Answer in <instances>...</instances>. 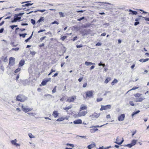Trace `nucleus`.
<instances>
[{
	"label": "nucleus",
	"mask_w": 149,
	"mask_h": 149,
	"mask_svg": "<svg viewBox=\"0 0 149 149\" xmlns=\"http://www.w3.org/2000/svg\"><path fill=\"white\" fill-rule=\"evenodd\" d=\"M95 146V143H93V144H91L87 146V148L88 149H91L92 148H94Z\"/></svg>",
	"instance_id": "nucleus-14"
},
{
	"label": "nucleus",
	"mask_w": 149,
	"mask_h": 149,
	"mask_svg": "<svg viewBox=\"0 0 149 149\" xmlns=\"http://www.w3.org/2000/svg\"><path fill=\"white\" fill-rule=\"evenodd\" d=\"M19 49V48L17 47V48H13L12 49V50H15L16 51H17Z\"/></svg>",
	"instance_id": "nucleus-54"
},
{
	"label": "nucleus",
	"mask_w": 149,
	"mask_h": 149,
	"mask_svg": "<svg viewBox=\"0 0 149 149\" xmlns=\"http://www.w3.org/2000/svg\"><path fill=\"white\" fill-rule=\"evenodd\" d=\"M44 80L46 81V82L47 83L49 81H50L51 80V78H48L47 79H44Z\"/></svg>",
	"instance_id": "nucleus-42"
},
{
	"label": "nucleus",
	"mask_w": 149,
	"mask_h": 149,
	"mask_svg": "<svg viewBox=\"0 0 149 149\" xmlns=\"http://www.w3.org/2000/svg\"><path fill=\"white\" fill-rule=\"evenodd\" d=\"M129 103L130 104V105L132 106H134V104L133 103V101H130Z\"/></svg>",
	"instance_id": "nucleus-51"
},
{
	"label": "nucleus",
	"mask_w": 149,
	"mask_h": 149,
	"mask_svg": "<svg viewBox=\"0 0 149 149\" xmlns=\"http://www.w3.org/2000/svg\"><path fill=\"white\" fill-rule=\"evenodd\" d=\"M111 108V105H107L106 106L102 105L100 110H105L107 109H110Z\"/></svg>",
	"instance_id": "nucleus-5"
},
{
	"label": "nucleus",
	"mask_w": 149,
	"mask_h": 149,
	"mask_svg": "<svg viewBox=\"0 0 149 149\" xmlns=\"http://www.w3.org/2000/svg\"><path fill=\"white\" fill-rule=\"evenodd\" d=\"M144 19L146 21H149V17H143Z\"/></svg>",
	"instance_id": "nucleus-59"
},
{
	"label": "nucleus",
	"mask_w": 149,
	"mask_h": 149,
	"mask_svg": "<svg viewBox=\"0 0 149 149\" xmlns=\"http://www.w3.org/2000/svg\"><path fill=\"white\" fill-rule=\"evenodd\" d=\"M77 136L78 137H81V138H86V136H84L77 135Z\"/></svg>",
	"instance_id": "nucleus-52"
},
{
	"label": "nucleus",
	"mask_w": 149,
	"mask_h": 149,
	"mask_svg": "<svg viewBox=\"0 0 149 149\" xmlns=\"http://www.w3.org/2000/svg\"><path fill=\"white\" fill-rule=\"evenodd\" d=\"M29 137L31 138H34L35 137V136L33 135L31 133H29Z\"/></svg>",
	"instance_id": "nucleus-41"
},
{
	"label": "nucleus",
	"mask_w": 149,
	"mask_h": 149,
	"mask_svg": "<svg viewBox=\"0 0 149 149\" xmlns=\"http://www.w3.org/2000/svg\"><path fill=\"white\" fill-rule=\"evenodd\" d=\"M52 24H58V23L56 21H54V22L52 23Z\"/></svg>",
	"instance_id": "nucleus-57"
},
{
	"label": "nucleus",
	"mask_w": 149,
	"mask_h": 149,
	"mask_svg": "<svg viewBox=\"0 0 149 149\" xmlns=\"http://www.w3.org/2000/svg\"><path fill=\"white\" fill-rule=\"evenodd\" d=\"M110 80V78H107L104 81V83L106 84H107L108 83L109 81Z\"/></svg>",
	"instance_id": "nucleus-35"
},
{
	"label": "nucleus",
	"mask_w": 149,
	"mask_h": 149,
	"mask_svg": "<svg viewBox=\"0 0 149 149\" xmlns=\"http://www.w3.org/2000/svg\"><path fill=\"white\" fill-rule=\"evenodd\" d=\"M25 63V61L24 59H22L19 63V66L22 67L23 66Z\"/></svg>",
	"instance_id": "nucleus-12"
},
{
	"label": "nucleus",
	"mask_w": 149,
	"mask_h": 149,
	"mask_svg": "<svg viewBox=\"0 0 149 149\" xmlns=\"http://www.w3.org/2000/svg\"><path fill=\"white\" fill-rule=\"evenodd\" d=\"M22 108L23 109V111L25 112H27L28 111H31L33 109L31 108H28L26 107H25L24 106H23V105H22Z\"/></svg>",
	"instance_id": "nucleus-6"
},
{
	"label": "nucleus",
	"mask_w": 149,
	"mask_h": 149,
	"mask_svg": "<svg viewBox=\"0 0 149 149\" xmlns=\"http://www.w3.org/2000/svg\"><path fill=\"white\" fill-rule=\"evenodd\" d=\"M46 11V10H45V9H43V10H35L34 11V13H36L37 12V11H40V12L42 13H43L45 11Z\"/></svg>",
	"instance_id": "nucleus-32"
},
{
	"label": "nucleus",
	"mask_w": 149,
	"mask_h": 149,
	"mask_svg": "<svg viewBox=\"0 0 149 149\" xmlns=\"http://www.w3.org/2000/svg\"><path fill=\"white\" fill-rule=\"evenodd\" d=\"M81 110H80V112H79L78 114L77 115V117H81L82 116H85L87 113V112L86 111H83L81 112Z\"/></svg>",
	"instance_id": "nucleus-4"
},
{
	"label": "nucleus",
	"mask_w": 149,
	"mask_h": 149,
	"mask_svg": "<svg viewBox=\"0 0 149 149\" xmlns=\"http://www.w3.org/2000/svg\"><path fill=\"white\" fill-rule=\"evenodd\" d=\"M21 70V69L20 68H18L17 69H16L15 71V73H17L19 71Z\"/></svg>",
	"instance_id": "nucleus-43"
},
{
	"label": "nucleus",
	"mask_w": 149,
	"mask_h": 149,
	"mask_svg": "<svg viewBox=\"0 0 149 149\" xmlns=\"http://www.w3.org/2000/svg\"><path fill=\"white\" fill-rule=\"evenodd\" d=\"M101 45V43L100 42H98L95 45L96 46H100Z\"/></svg>",
	"instance_id": "nucleus-63"
},
{
	"label": "nucleus",
	"mask_w": 149,
	"mask_h": 149,
	"mask_svg": "<svg viewBox=\"0 0 149 149\" xmlns=\"http://www.w3.org/2000/svg\"><path fill=\"white\" fill-rule=\"evenodd\" d=\"M93 129H91L90 131L91 133L97 131L98 130L95 127H93Z\"/></svg>",
	"instance_id": "nucleus-16"
},
{
	"label": "nucleus",
	"mask_w": 149,
	"mask_h": 149,
	"mask_svg": "<svg viewBox=\"0 0 149 149\" xmlns=\"http://www.w3.org/2000/svg\"><path fill=\"white\" fill-rule=\"evenodd\" d=\"M84 105H82L81 106L80 108V110H85L87 108V107L86 106H82Z\"/></svg>",
	"instance_id": "nucleus-25"
},
{
	"label": "nucleus",
	"mask_w": 149,
	"mask_h": 149,
	"mask_svg": "<svg viewBox=\"0 0 149 149\" xmlns=\"http://www.w3.org/2000/svg\"><path fill=\"white\" fill-rule=\"evenodd\" d=\"M97 3H102V4H103L104 5H105V4H108L111 5V3H109L103 2H97Z\"/></svg>",
	"instance_id": "nucleus-28"
},
{
	"label": "nucleus",
	"mask_w": 149,
	"mask_h": 149,
	"mask_svg": "<svg viewBox=\"0 0 149 149\" xmlns=\"http://www.w3.org/2000/svg\"><path fill=\"white\" fill-rule=\"evenodd\" d=\"M59 14L60 15V17H63L65 16L64 15V13H62V12H60L59 13Z\"/></svg>",
	"instance_id": "nucleus-33"
},
{
	"label": "nucleus",
	"mask_w": 149,
	"mask_h": 149,
	"mask_svg": "<svg viewBox=\"0 0 149 149\" xmlns=\"http://www.w3.org/2000/svg\"><path fill=\"white\" fill-rule=\"evenodd\" d=\"M100 116V114L99 113H94L92 115H90V117H92V118H97Z\"/></svg>",
	"instance_id": "nucleus-8"
},
{
	"label": "nucleus",
	"mask_w": 149,
	"mask_h": 149,
	"mask_svg": "<svg viewBox=\"0 0 149 149\" xmlns=\"http://www.w3.org/2000/svg\"><path fill=\"white\" fill-rule=\"evenodd\" d=\"M47 83V82H46V81H45V80L44 79L42 82L41 83V84L43 85V86H45V85L46 83Z\"/></svg>",
	"instance_id": "nucleus-37"
},
{
	"label": "nucleus",
	"mask_w": 149,
	"mask_h": 149,
	"mask_svg": "<svg viewBox=\"0 0 149 149\" xmlns=\"http://www.w3.org/2000/svg\"><path fill=\"white\" fill-rule=\"evenodd\" d=\"M125 115L124 114H121L118 117V120L119 121H123L125 118Z\"/></svg>",
	"instance_id": "nucleus-9"
},
{
	"label": "nucleus",
	"mask_w": 149,
	"mask_h": 149,
	"mask_svg": "<svg viewBox=\"0 0 149 149\" xmlns=\"http://www.w3.org/2000/svg\"><path fill=\"white\" fill-rule=\"evenodd\" d=\"M141 94L139 93H136L135 94L134 96L136 97H139L141 96Z\"/></svg>",
	"instance_id": "nucleus-39"
},
{
	"label": "nucleus",
	"mask_w": 149,
	"mask_h": 149,
	"mask_svg": "<svg viewBox=\"0 0 149 149\" xmlns=\"http://www.w3.org/2000/svg\"><path fill=\"white\" fill-rule=\"evenodd\" d=\"M139 10L140 11H141V12H142L143 13H145V14H147V13H148V12H146V11H144V10H143L142 9H139Z\"/></svg>",
	"instance_id": "nucleus-56"
},
{
	"label": "nucleus",
	"mask_w": 149,
	"mask_h": 149,
	"mask_svg": "<svg viewBox=\"0 0 149 149\" xmlns=\"http://www.w3.org/2000/svg\"><path fill=\"white\" fill-rule=\"evenodd\" d=\"M30 53V54H31L33 56L35 54H36V52L34 51L31 52Z\"/></svg>",
	"instance_id": "nucleus-50"
},
{
	"label": "nucleus",
	"mask_w": 149,
	"mask_h": 149,
	"mask_svg": "<svg viewBox=\"0 0 149 149\" xmlns=\"http://www.w3.org/2000/svg\"><path fill=\"white\" fill-rule=\"evenodd\" d=\"M67 37L66 36H63L61 37V39L62 41H64Z\"/></svg>",
	"instance_id": "nucleus-38"
},
{
	"label": "nucleus",
	"mask_w": 149,
	"mask_h": 149,
	"mask_svg": "<svg viewBox=\"0 0 149 149\" xmlns=\"http://www.w3.org/2000/svg\"><path fill=\"white\" fill-rule=\"evenodd\" d=\"M27 35L26 33H24L23 34H19V36L20 37H22L23 38H24Z\"/></svg>",
	"instance_id": "nucleus-26"
},
{
	"label": "nucleus",
	"mask_w": 149,
	"mask_h": 149,
	"mask_svg": "<svg viewBox=\"0 0 149 149\" xmlns=\"http://www.w3.org/2000/svg\"><path fill=\"white\" fill-rule=\"evenodd\" d=\"M104 125H101L100 126H99L98 125H96V126H92L90 127V128H93V127H102Z\"/></svg>",
	"instance_id": "nucleus-36"
},
{
	"label": "nucleus",
	"mask_w": 149,
	"mask_h": 149,
	"mask_svg": "<svg viewBox=\"0 0 149 149\" xmlns=\"http://www.w3.org/2000/svg\"><path fill=\"white\" fill-rule=\"evenodd\" d=\"M85 17H81L79 19H77V20L78 21H81V20L84 19Z\"/></svg>",
	"instance_id": "nucleus-48"
},
{
	"label": "nucleus",
	"mask_w": 149,
	"mask_h": 149,
	"mask_svg": "<svg viewBox=\"0 0 149 149\" xmlns=\"http://www.w3.org/2000/svg\"><path fill=\"white\" fill-rule=\"evenodd\" d=\"M4 30V29L3 28H2L1 29H0V33H1L3 32Z\"/></svg>",
	"instance_id": "nucleus-64"
},
{
	"label": "nucleus",
	"mask_w": 149,
	"mask_h": 149,
	"mask_svg": "<svg viewBox=\"0 0 149 149\" xmlns=\"http://www.w3.org/2000/svg\"><path fill=\"white\" fill-rule=\"evenodd\" d=\"M28 25L27 23H22L21 25L22 26H27Z\"/></svg>",
	"instance_id": "nucleus-62"
},
{
	"label": "nucleus",
	"mask_w": 149,
	"mask_h": 149,
	"mask_svg": "<svg viewBox=\"0 0 149 149\" xmlns=\"http://www.w3.org/2000/svg\"><path fill=\"white\" fill-rule=\"evenodd\" d=\"M19 16L18 15L16 14L15 15L14 17L19 22L20 20L21 19V17H19Z\"/></svg>",
	"instance_id": "nucleus-19"
},
{
	"label": "nucleus",
	"mask_w": 149,
	"mask_h": 149,
	"mask_svg": "<svg viewBox=\"0 0 149 149\" xmlns=\"http://www.w3.org/2000/svg\"><path fill=\"white\" fill-rule=\"evenodd\" d=\"M72 107V105H70L67 107L64 108H63V109L64 110H65L67 111V112H68V110L71 109Z\"/></svg>",
	"instance_id": "nucleus-13"
},
{
	"label": "nucleus",
	"mask_w": 149,
	"mask_h": 149,
	"mask_svg": "<svg viewBox=\"0 0 149 149\" xmlns=\"http://www.w3.org/2000/svg\"><path fill=\"white\" fill-rule=\"evenodd\" d=\"M136 140H133L132 142L131 143L132 144L133 146L135 145L136 143Z\"/></svg>",
	"instance_id": "nucleus-30"
},
{
	"label": "nucleus",
	"mask_w": 149,
	"mask_h": 149,
	"mask_svg": "<svg viewBox=\"0 0 149 149\" xmlns=\"http://www.w3.org/2000/svg\"><path fill=\"white\" fill-rule=\"evenodd\" d=\"M149 60V58H146L145 59H143V62H146V61H148Z\"/></svg>",
	"instance_id": "nucleus-53"
},
{
	"label": "nucleus",
	"mask_w": 149,
	"mask_h": 149,
	"mask_svg": "<svg viewBox=\"0 0 149 149\" xmlns=\"http://www.w3.org/2000/svg\"><path fill=\"white\" fill-rule=\"evenodd\" d=\"M17 140L16 139H15L14 140H12L11 141V143L13 145L15 146H16L17 147L18 146H20V144H19L17 143H16Z\"/></svg>",
	"instance_id": "nucleus-7"
},
{
	"label": "nucleus",
	"mask_w": 149,
	"mask_h": 149,
	"mask_svg": "<svg viewBox=\"0 0 149 149\" xmlns=\"http://www.w3.org/2000/svg\"><path fill=\"white\" fill-rule=\"evenodd\" d=\"M58 114L59 113H58V111H53L52 115L54 116V118H56L58 117Z\"/></svg>",
	"instance_id": "nucleus-11"
},
{
	"label": "nucleus",
	"mask_w": 149,
	"mask_h": 149,
	"mask_svg": "<svg viewBox=\"0 0 149 149\" xmlns=\"http://www.w3.org/2000/svg\"><path fill=\"white\" fill-rule=\"evenodd\" d=\"M139 88V87H133L130 90H134L135 89H136Z\"/></svg>",
	"instance_id": "nucleus-60"
},
{
	"label": "nucleus",
	"mask_w": 149,
	"mask_h": 149,
	"mask_svg": "<svg viewBox=\"0 0 149 149\" xmlns=\"http://www.w3.org/2000/svg\"><path fill=\"white\" fill-rule=\"evenodd\" d=\"M93 91H88L86 92V98L88 97L90 98L93 97Z\"/></svg>",
	"instance_id": "nucleus-2"
},
{
	"label": "nucleus",
	"mask_w": 149,
	"mask_h": 149,
	"mask_svg": "<svg viewBox=\"0 0 149 149\" xmlns=\"http://www.w3.org/2000/svg\"><path fill=\"white\" fill-rule=\"evenodd\" d=\"M46 38V36H44L43 37H42L40 38V40L41 41H42V40H44Z\"/></svg>",
	"instance_id": "nucleus-61"
},
{
	"label": "nucleus",
	"mask_w": 149,
	"mask_h": 149,
	"mask_svg": "<svg viewBox=\"0 0 149 149\" xmlns=\"http://www.w3.org/2000/svg\"><path fill=\"white\" fill-rule=\"evenodd\" d=\"M25 3V4L24 5H22V7H24L28 6H31L33 4V3Z\"/></svg>",
	"instance_id": "nucleus-17"
},
{
	"label": "nucleus",
	"mask_w": 149,
	"mask_h": 149,
	"mask_svg": "<svg viewBox=\"0 0 149 149\" xmlns=\"http://www.w3.org/2000/svg\"><path fill=\"white\" fill-rule=\"evenodd\" d=\"M124 146H126V147H128L129 148H131L133 146H132V144L131 143L128 144L127 145H124Z\"/></svg>",
	"instance_id": "nucleus-31"
},
{
	"label": "nucleus",
	"mask_w": 149,
	"mask_h": 149,
	"mask_svg": "<svg viewBox=\"0 0 149 149\" xmlns=\"http://www.w3.org/2000/svg\"><path fill=\"white\" fill-rule=\"evenodd\" d=\"M144 99V98H143L142 97H140L139 98L137 99L136 100V102H141Z\"/></svg>",
	"instance_id": "nucleus-23"
},
{
	"label": "nucleus",
	"mask_w": 149,
	"mask_h": 149,
	"mask_svg": "<svg viewBox=\"0 0 149 149\" xmlns=\"http://www.w3.org/2000/svg\"><path fill=\"white\" fill-rule=\"evenodd\" d=\"M139 110H137L136 111H134L133 112L132 114V116H134L135 115L137 114L140 112Z\"/></svg>",
	"instance_id": "nucleus-22"
},
{
	"label": "nucleus",
	"mask_w": 149,
	"mask_h": 149,
	"mask_svg": "<svg viewBox=\"0 0 149 149\" xmlns=\"http://www.w3.org/2000/svg\"><path fill=\"white\" fill-rule=\"evenodd\" d=\"M44 20V17H41L38 21L37 22L40 23Z\"/></svg>",
	"instance_id": "nucleus-27"
},
{
	"label": "nucleus",
	"mask_w": 149,
	"mask_h": 149,
	"mask_svg": "<svg viewBox=\"0 0 149 149\" xmlns=\"http://www.w3.org/2000/svg\"><path fill=\"white\" fill-rule=\"evenodd\" d=\"M45 31V29L40 30L38 31V33H39L40 32Z\"/></svg>",
	"instance_id": "nucleus-55"
},
{
	"label": "nucleus",
	"mask_w": 149,
	"mask_h": 149,
	"mask_svg": "<svg viewBox=\"0 0 149 149\" xmlns=\"http://www.w3.org/2000/svg\"><path fill=\"white\" fill-rule=\"evenodd\" d=\"M57 87L56 86H55L52 91V92L53 93H54L56 92V88Z\"/></svg>",
	"instance_id": "nucleus-47"
},
{
	"label": "nucleus",
	"mask_w": 149,
	"mask_h": 149,
	"mask_svg": "<svg viewBox=\"0 0 149 149\" xmlns=\"http://www.w3.org/2000/svg\"><path fill=\"white\" fill-rule=\"evenodd\" d=\"M31 22L34 25L35 24L36 21L34 19H31Z\"/></svg>",
	"instance_id": "nucleus-34"
},
{
	"label": "nucleus",
	"mask_w": 149,
	"mask_h": 149,
	"mask_svg": "<svg viewBox=\"0 0 149 149\" xmlns=\"http://www.w3.org/2000/svg\"><path fill=\"white\" fill-rule=\"evenodd\" d=\"M95 63H93L91 62H88L87 61H86L85 62V64L86 65H91L93 64H95Z\"/></svg>",
	"instance_id": "nucleus-24"
},
{
	"label": "nucleus",
	"mask_w": 149,
	"mask_h": 149,
	"mask_svg": "<svg viewBox=\"0 0 149 149\" xmlns=\"http://www.w3.org/2000/svg\"><path fill=\"white\" fill-rule=\"evenodd\" d=\"M128 11L129 12H132V15H136L137 14V11L132 10L131 9H129Z\"/></svg>",
	"instance_id": "nucleus-18"
},
{
	"label": "nucleus",
	"mask_w": 149,
	"mask_h": 149,
	"mask_svg": "<svg viewBox=\"0 0 149 149\" xmlns=\"http://www.w3.org/2000/svg\"><path fill=\"white\" fill-rule=\"evenodd\" d=\"M15 58L11 57L9 59V65L10 66H13L15 64Z\"/></svg>",
	"instance_id": "nucleus-3"
},
{
	"label": "nucleus",
	"mask_w": 149,
	"mask_h": 149,
	"mask_svg": "<svg viewBox=\"0 0 149 149\" xmlns=\"http://www.w3.org/2000/svg\"><path fill=\"white\" fill-rule=\"evenodd\" d=\"M64 120V119L63 118H59L58 119L56 120V121H63V120Z\"/></svg>",
	"instance_id": "nucleus-40"
},
{
	"label": "nucleus",
	"mask_w": 149,
	"mask_h": 149,
	"mask_svg": "<svg viewBox=\"0 0 149 149\" xmlns=\"http://www.w3.org/2000/svg\"><path fill=\"white\" fill-rule=\"evenodd\" d=\"M124 141V140L123 139L120 142H117V141H115L114 142H115V143L116 144H117L118 145H120Z\"/></svg>",
	"instance_id": "nucleus-29"
},
{
	"label": "nucleus",
	"mask_w": 149,
	"mask_h": 149,
	"mask_svg": "<svg viewBox=\"0 0 149 149\" xmlns=\"http://www.w3.org/2000/svg\"><path fill=\"white\" fill-rule=\"evenodd\" d=\"M73 123L74 124H79L82 123V122L81 119H79L74 121Z\"/></svg>",
	"instance_id": "nucleus-10"
},
{
	"label": "nucleus",
	"mask_w": 149,
	"mask_h": 149,
	"mask_svg": "<svg viewBox=\"0 0 149 149\" xmlns=\"http://www.w3.org/2000/svg\"><path fill=\"white\" fill-rule=\"evenodd\" d=\"M27 99V97L23 95H19L16 97V101L23 102Z\"/></svg>",
	"instance_id": "nucleus-1"
},
{
	"label": "nucleus",
	"mask_w": 149,
	"mask_h": 149,
	"mask_svg": "<svg viewBox=\"0 0 149 149\" xmlns=\"http://www.w3.org/2000/svg\"><path fill=\"white\" fill-rule=\"evenodd\" d=\"M103 99L102 98H98L97 99L96 101L97 102H100L102 101Z\"/></svg>",
	"instance_id": "nucleus-44"
},
{
	"label": "nucleus",
	"mask_w": 149,
	"mask_h": 149,
	"mask_svg": "<svg viewBox=\"0 0 149 149\" xmlns=\"http://www.w3.org/2000/svg\"><path fill=\"white\" fill-rule=\"evenodd\" d=\"M28 114L29 115H31L33 116H34L36 114L35 113H28Z\"/></svg>",
	"instance_id": "nucleus-49"
},
{
	"label": "nucleus",
	"mask_w": 149,
	"mask_h": 149,
	"mask_svg": "<svg viewBox=\"0 0 149 149\" xmlns=\"http://www.w3.org/2000/svg\"><path fill=\"white\" fill-rule=\"evenodd\" d=\"M118 82V81L117 79H115L113 81L111 82V84L112 86L114 85L115 84H116Z\"/></svg>",
	"instance_id": "nucleus-21"
},
{
	"label": "nucleus",
	"mask_w": 149,
	"mask_h": 149,
	"mask_svg": "<svg viewBox=\"0 0 149 149\" xmlns=\"http://www.w3.org/2000/svg\"><path fill=\"white\" fill-rule=\"evenodd\" d=\"M74 98L73 97H71L70 98L68 99L67 100V102H71L74 101Z\"/></svg>",
	"instance_id": "nucleus-20"
},
{
	"label": "nucleus",
	"mask_w": 149,
	"mask_h": 149,
	"mask_svg": "<svg viewBox=\"0 0 149 149\" xmlns=\"http://www.w3.org/2000/svg\"><path fill=\"white\" fill-rule=\"evenodd\" d=\"M139 24V22L136 21L134 23V25L135 26H136Z\"/></svg>",
	"instance_id": "nucleus-58"
},
{
	"label": "nucleus",
	"mask_w": 149,
	"mask_h": 149,
	"mask_svg": "<svg viewBox=\"0 0 149 149\" xmlns=\"http://www.w3.org/2000/svg\"><path fill=\"white\" fill-rule=\"evenodd\" d=\"M83 36H86L88 34V31L87 30L84 29L82 33Z\"/></svg>",
	"instance_id": "nucleus-15"
},
{
	"label": "nucleus",
	"mask_w": 149,
	"mask_h": 149,
	"mask_svg": "<svg viewBox=\"0 0 149 149\" xmlns=\"http://www.w3.org/2000/svg\"><path fill=\"white\" fill-rule=\"evenodd\" d=\"M139 16V17H137V18H136L135 20V21H138L140 20V17H142V16Z\"/></svg>",
	"instance_id": "nucleus-46"
},
{
	"label": "nucleus",
	"mask_w": 149,
	"mask_h": 149,
	"mask_svg": "<svg viewBox=\"0 0 149 149\" xmlns=\"http://www.w3.org/2000/svg\"><path fill=\"white\" fill-rule=\"evenodd\" d=\"M17 21V19H16L14 17V19L11 21V22L12 23H14V22H16Z\"/></svg>",
	"instance_id": "nucleus-45"
}]
</instances>
